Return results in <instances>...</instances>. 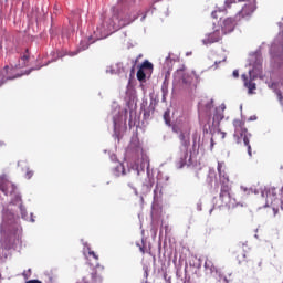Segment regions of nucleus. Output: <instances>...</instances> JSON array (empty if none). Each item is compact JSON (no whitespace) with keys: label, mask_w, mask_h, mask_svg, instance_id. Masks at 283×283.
I'll return each instance as SVG.
<instances>
[{"label":"nucleus","mask_w":283,"mask_h":283,"mask_svg":"<svg viewBox=\"0 0 283 283\" xmlns=\"http://www.w3.org/2000/svg\"><path fill=\"white\" fill-rule=\"evenodd\" d=\"M203 107L206 112H211V109H213V99H208L207 102L201 101L199 104V109H202Z\"/></svg>","instance_id":"15"},{"label":"nucleus","mask_w":283,"mask_h":283,"mask_svg":"<svg viewBox=\"0 0 283 283\" xmlns=\"http://www.w3.org/2000/svg\"><path fill=\"white\" fill-rule=\"evenodd\" d=\"M241 189L244 193H251V189H248L244 186H241Z\"/></svg>","instance_id":"26"},{"label":"nucleus","mask_w":283,"mask_h":283,"mask_svg":"<svg viewBox=\"0 0 283 283\" xmlns=\"http://www.w3.org/2000/svg\"><path fill=\"white\" fill-rule=\"evenodd\" d=\"M242 1H249V3L253 2V0H239V2H242ZM254 4H255V0H254Z\"/></svg>","instance_id":"31"},{"label":"nucleus","mask_w":283,"mask_h":283,"mask_svg":"<svg viewBox=\"0 0 283 283\" xmlns=\"http://www.w3.org/2000/svg\"><path fill=\"white\" fill-rule=\"evenodd\" d=\"M208 116H211V114H210V113H208Z\"/></svg>","instance_id":"40"},{"label":"nucleus","mask_w":283,"mask_h":283,"mask_svg":"<svg viewBox=\"0 0 283 283\" xmlns=\"http://www.w3.org/2000/svg\"><path fill=\"white\" fill-rule=\"evenodd\" d=\"M164 120H165L166 125H171V117H170L169 111H166L164 113Z\"/></svg>","instance_id":"19"},{"label":"nucleus","mask_w":283,"mask_h":283,"mask_svg":"<svg viewBox=\"0 0 283 283\" xmlns=\"http://www.w3.org/2000/svg\"><path fill=\"white\" fill-rule=\"evenodd\" d=\"M169 78H171V72L166 71V72H165V78H164V81H166V82L169 83Z\"/></svg>","instance_id":"24"},{"label":"nucleus","mask_w":283,"mask_h":283,"mask_svg":"<svg viewBox=\"0 0 283 283\" xmlns=\"http://www.w3.org/2000/svg\"><path fill=\"white\" fill-rule=\"evenodd\" d=\"M87 48H88V46L86 45V48H84L83 50H87Z\"/></svg>","instance_id":"38"},{"label":"nucleus","mask_w":283,"mask_h":283,"mask_svg":"<svg viewBox=\"0 0 283 283\" xmlns=\"http://www.w3.org/2000/svg\"><path fill=\"white\" fill-rule=\"evenodd\" d=\"M163 96H167L169 94V82L164 81L161 85Z\"/></svg>","instance_id":"18"},{"label":"nucleus","mask_w":283,"mask_h":283,"mask_svg":"<svg viewBox=\"0 0 283 283\" xmlns=\"http://www.w3.org/2000/svg\"><path fill=\"white\" fill-rule=\"evenodd\" d=\"M211 15H212L213 19H218V11H213V12L211 13Z\"/></svg>","instance_id":"29"},{"label":"nucleus","mask_w":283,"mask_h":283,"mask_svg":"<svg viewBox=\"0 0 283 283\" xmlns=\"http://www.w3.org/2000/svg\"><path fill=\"white\" fill-rule=\"evenodd\" d=\"M222 138H224V133H223V136H222Z\"/></svg>","instance_id":"41"},{"label":"nucleus","mask_w":283,"mask_h":283,"mask_svg":"<svg viewBox=\"0 0 283 283\" xmlns=\"http://www.w3.org/2000/svg\"><path fill=\"white\" fill-rule=\"evenodd\" d=\"M277 43L279 45L276 43L272 44L270 54L272 59H280L283 61V31L279 33Z\"/></svg>","instance_id":"9"},{"label":"nucleus","mask_w":283,"mask_h":283,"mask_svg":"<svg viewBox=\"0 0 283 283\" xmlns=\"http://www.w3.org/2000/svg\"><path fill=\"white\" fill-rule=\"evenodd\" d=\"M114 127H116V120H114Z\"/></svg>","instance_id":"36"},{"label":"nucleus","mask_w":283,"mask_h":283,"mask_svg":"<svg viewBox=\"0 0 283 283\" xmlns=\"http://www.w3.org/2000/svg\"><path fill=\"white\" fill-rule=\"evenodd\" d=\"M196 81H200V74H198L196 71H192L191 74L185 73V71H177L175 73V83H181L182 85L189 86L191 85L193 77Z\"/></svg>","instance_id":"5"},{"label":"nucleus","mask_w":283,"mask_h":283,"mask_svg":"<svg viewBox=\"0 0 283 283\" xmlns=\"http://www.w3.org/2000/svg\"><path fill=\"white\" fill-rule=\"evenodd\" d=\"M255 1L247 3L242 7V9L235 14V21H249L251 17H253V12H255Z\"/></svg>","instance_id":"6"},{"label":"nucleus","mask_w":283,"mask_h":283,"mask_svg":"<svg viewBox=\"0 0 283 283\" xmlns=\"http://www.w3.org/2000/svg\"><path fill=\"white\" fill-rule=\"evenodd\" d=\"M219 63H222V61H214V65H218Z\"/></svg>","instance_id":"32"},{"label":"nucleus","mask_w":283,"mask_h":283,"mask_svg":"<svg viewBox=\"0 0 283 283\" xmlns=\"http://www.w3.org/2000/svg\"><path fill=\"white\" fill-rule=\"evenodd\" d=\"M268 87H269L270 90H273L275 93H276V92H280V90H277V83H275V82L269 83V84H268Z\"/></svg>","instance_id":"20"},{"label":"nucleus","mask_w":283,"mask_h":283,"mask_svg":"<svg viewBox=\"0 0 283 283\" xmlns=\"http://www.w3.org/2000/svg\"><path fill=\"white\" fill-rule=\"evenodd\" d=\"M265 200L266 205L273 206L274 216H277V208H275V205H282V201L277 198V189L269 188L265 191Z\"/></svg>","instance_id":"8"},{"label":"nucleus","mask_w":283,"mask_h":283,"mask_svg":"<svg viewBox=\"0 0 283 283\" xmlns=\"http://www.w3.org/2000/svg\"><path fill=\"white\" fill-rule=\"evenodd\" d=\"M146 78H147V75L145 74V71H143V69H139L137 71V80L140 81V83H145Z\"/></svg>","instance_id":"17"},{"label":"nucleus","mask_w":283,"mask_h":283,"mask_svg":"<svg viewBox=\"0 0 283 283\" xmlns=\"http://www.w3.org/2000/svg\"><path fill=\"white\" fill-rule=\"evenodd\" d=\"M281 85H283V77L281 78Z\"/></svg>","instance_id":"35"},{"label":"nucleus","mask_w":283,"mask_h":283,"mask_svg":"<svg viewBox=\"0 0 283 283\" xmlns=\"http://www.w3.org/2000/svg\"><path fill=\"white\" fill-rule=\"evenodd\" d=\"M32 176H34V172H32V171H27V178H32Z\"/></svg>","instance_id":"28"},{"label":"nucleus","mask_w":283,"mask_h":283,"mask_svg":"<svg viewBox=\"0 0 283 283\" xmlns=\"http://www.w3.org/2000/svg\"><path fill=\"white\" fill-rule=\"evenodd\" d=\"M251 61H255V63L252 65V70L249 71L250 78L247 77L245 74H243L241 77L243 78V85L248 90V94H254V90H258V86L255 82H253V74H260L262 72V60L258 57V54H254L251 56Z\"/></svg>","instance_id":"4"},{"label":"nucleus","mask_w":283,"mask_h":283,"mask_svg":"<svg viewBox=\"0 0 283 283\" xmlns=\"http://www.w3.org/2000/svg\"><path fill=\"white\" fill-rule=\"evenodd\" d=\"M145 17H146V15L143 17V20H145Z\"/></svg>","instance_id":"39"},{"label":"nucleus","mask_w":283,"mask_h":283,"mask_svg":"<svg viewBox=\"0 0 283 283\" xmlns=\"http://www.w3.org/2000/svg\"><path fill=\"white\" fill-rule=\"evenodd\" d=\"M179 140L184 147V156L181 157V161H180L181 167H184V165H187V158L189 156L188 149H189V145H191V142L189 139V135H185V133H180Z\"/></svg>","instance_id":"10"},{"label":"nucleus","mask_w":283,"mask_h":283,"mask_svg":"<svg viewBox=\"0 0 283 283\" xmlns=\"http://www.w3.org/2000/svg\"><path fill=\"white\" fill-rule=\"evenodd\" d=\"M233 3H237V0H226V8H231Z\"/></svg>","instance_id":"23"},{"label":"nucleus","mask_w":283,"mask_h":283,"mask_svg":"<svg viewBox=\"0 0 283 283\" xmlns=\"http://www.w3.org/2000/svg\"><path fill=\"white\" fill-rule=\"evenodd\" d=\"M222 40V33L220 30H216L214 32L208 34L203 40V45H211V43H218V41Z\"/></svg>","instance_id":"13"},{"label":"nucleus","mask_w":283,"mask_h":283,"mask_svg":"<svg viewBox=\"0 0 283 283\" xmlns=\"http://www.w3.org/2000/svg\"><path fill=\"white\" fill-rule=\"evenodd\" d=\"M35 70H41V66L36 67Z\"/></svg>","instance_id":"37"},{"label":"nucleus","mask_w":283,"mask_h":283,"mask_svg":"<svg viewBox=\"0 0 283 283\" xmlns=\"http://www.w3.org/2000/svg\"><path fill=\"white\" fill-rule=\"evenodd\" d=\"M275 94H276V96H277V101L281 103V105H283L282 91H276Z\"/></svg>","instance_id":"22"},{"label":"nucleus","mask_w":283,"mask_h":283,"mask_svg":"<svg viewBox=\"0 0 283 283\" xmlns=\"http://www.w3.org/2000/svg\"><path fill=\"white\" fill-rule=\"evenodd\" d=\"M233 127H234V134H233L234 142L237 143V145H242L243 143L244 146L248 148V155L251 158L253 156L251 144H250L251 134H249V130L247 129V127H244V122L241 119H234Z\"/></svg>","instance_id":"3"},{"label":"nucleus","mask_w":283,"mask_h":283,"mask_svg":"<svg viewBox=\"0 0 283 283\" xmlns=\"http://www.w3.org/2000/svg\"><path fill=\"white\" fill-rule=\"evenodd\" d=\"M3 145H6L4 143L0 142V147H3Z\"/></svg>","instance_id":"33"},{"label":"nucleus","mask_w":283,"mask_h":283,"mask_svg":"<svg viewBox=\"0 0 283 283\" xmlns=\"http://www.w3.org/2000/svg\"><path fill=\"white\" fill-rule=\"evenodd\" d=\"M239 21L240 20H235V15L234 18H227L226 20H223V23L221 25L222 34H229L230 32H233Z\"/></svg>","instance_id":"12"},{"label":"nucleus","mask_w":283,"mask_h":283,"mask_svg":"<svg viewBox=\"0 0 283 283\" xmlns=\"http://www.w3.org/2000/svg\"><path fill=\"white\" fill-rule=\"evenodd\" d=\"M0 191H2L4 196H12V193L17 191V186H14L12 181L6 179V177H0Z\"/></svg>","instance_id":"11"},{"label":"nucleus","mask_w":283,"mask_h":283,"mask_svg":"<svg viewBox=\"0 0 283 283\" xmlns=\"http://www.w3.org/2000/svg\"><path fill=\"white\" fill-rule=\"evenodd\" d=\"M88 255H92V258H94V260H98V255L96 252L92 251L88 249Z\"/></svg>","instance_id":"25"},{"label":"nucleus","mask_w":283,"mask_h":283,"mask_svg":"<svg viewBox=\"0 0 283 283\" xmlns=\"http://www.w3.org/2000/svg\"><path fill=\"white\" fill-rule=\"evenodd\" d=\"M232 75L234 76V78H238L240 76V73L238 72V70H234Z\"/></svg>","instance_id":"27"},{"label":"nucleus","mask_w":283,"mask_h":283,"mask_svg":"<svg viewBox=\"0 0 283 283\" xmlns=\"http://www.w3.org/2000/svg\"><path fill=\"white\" fill-rule=\"evenodd\" d=\"M28 49H27V54H24L21 59L24 62L23 65L27 66L28 65V61H30V54H28Z\"/></svg>","instance_id":"21"},{"label":"nucleus","mask_w":283,"mask_h":283,"mask_svg":"<svg viewBox=\"0 0 283 283\" xmlns=\"http://www.w3.org/2000/svg\"><path fill=\"white\" fill-rule=\"evenodd\" d=\"M140 70L145 71V70H149V72H151V70H154V64H151V62L149 61H144L139 67Z\"/></svg>","instance_id":"16"},{"label":"nucleus","mask_w":283,"mask_h":283,"mask_svg":"<svg viewBox=\"0 0 283 283\" xmlns=\"http://www.w3.org/2000/svg\"><path fill=\"white\" fill-rule=\"evenodd\" d=\"M217 169H218L219 180L221 185L219 200H221L223 207H231L233 205L231 202V185H229L230 182L229 175L224 170L227 169V166L224 165V163L219 161Z\"/></svg>","instance_id":"2"},{"label":"nucleus","mask_w":283,"mask_h":283,"mask_svg":"<svg viewBox=\"0 0 283 283\" xmlns=\"http://www.w3.org/2000/svg\"><path fill=\"white\" fill-rule=\"evenodd\" d=\"M10 66L6 65L2 70H0V86L6 83V81H12V77L9 76L8 71Z\"/></svg>","instance_id":"14"},{"label":"nucleus","mask_w":283,"mask_h":283,"mask_svg":"<svg viewBox=\"0 0 283 283\" xmlns=\"http://www.w3.org/2000/svg\"><path fill=\"white\" fill-rule=\"evenodd\" d=\"M17 224V217L11 211L6 210L2 216L1 231H12Z\"/></svg>","instance_id":"7"},{"label":"nucleus","mask_w":283,"mask_h":283,"mask_svg":"<svg viewBox=\"0 0 283 283\" xmlns=\"http://www.w3.org/2000/svg\"><path fill=\"white\" fill-rule=\"evenodd\" d=\"M164 277H165L166 282L171 283V279L167 280V274H165Z\"/></svg>","instance_id":"30"},{"label":"nucleus","mask_w":283,"mask_h":283,"mask_svg":"<svg viewBox=\"0 0 283 283\" xmlns=\"http://www.w3.org/2000/svg\"><path fill=\"white\" fill-rule=\"evenodd\" d=\"M138 19V15H132V13H120L118 10L113 9L112 15L106 17L102 24L97 27L103 36L114 34L127 25H132Z\"/></svg>","instance_id":"1"},{"label":"nucleus","mask_w":283,"mask_h":283,"mask_svg":"<svg viewBox=\"0 0 283 283\" xmlns=\"http://www.w3.org/2000/svg\"><path fill=\"white\" fill-rule=\"evenodd\" d=\"M259 266H262V261L259 262Z\"/></svg>","instance_id":"34"}]
</instances>
